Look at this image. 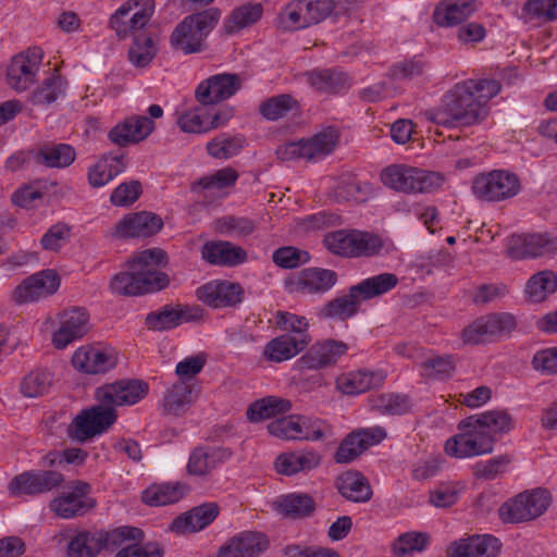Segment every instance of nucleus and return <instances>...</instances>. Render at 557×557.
Instances as JSON below:
<instances>
[{
    "mask_svg": "<svg viewBox=\"0 0 557 557\" xmlns=\"http://www.w3.org/2000/svg\"><path fill=\"white\" fill-rule=\"evenodd\" d=\"M338 137V132L329 126L305 139V160L315 161L329 156L336 147Z\"/></svg>",
    "mask_w": 557,
    "mask_h": 557,
    "instance_id": "nucleus-37",
    "label": "nucleus"
},
{
    "mask_svg": "<svg viewBox=\"0 0 557 557\" xmlns=\"http://www.w3.org/2000/svg\"><path fill=\"white\" fill-rule=\"evenodd\" d=\"M339 494L349 502L366 503L372 496L367 479L357 471H348L337 479Z\"/></svg>",
    "mask_w": 557,
    "mask_h": 557,
    "instance_id": "nucleus-34",
    "label": "nucleus"
},
{
    "mask_svg": "<svg viewBox=\"0 0 557 557\" xmlns=\"http://www.w3.org/2000/svg\"><path fill=\"white\" fill-rule=\"evenodd\" d=\"M207 107L200 104L191 110L183 112L177 124L180 128L185 133H207L208 132V119H207Z\"/></svg>",
    "mask_w": 557,
    "mask_h": 557,
    "instance_id": "nucleus-63",
    "label": "nucleus"
},
{
    "mask_svg": "<svg viewBox=\"0 0 557 557\" xmlns=\"http://www.w3.org/2000/svg\"><path fill=\"white\" fill-rule=\"evenodd\" d=\"M146 272H138L136 269L115 274L110 284L113 293L123 296H138L160 290L169 285L166 274H159L154 280L149 281Z\"/></svg>",
    "mask_w": 557,
    "mask_h": 557,
    "instance_id": "nucleus-14",
    "label": "nucleus"
},
{
    "mask_svg": "<svg viewBox=\"0 0 557 557\" xmlns=\"http://www.w3.org/2000/svg\"><path fill=\"white\" fill-rule=\"evenodd\" d=\"M557 252V236L548 233L518 234L508 239L507 255L521 260Z\"/></svg>",
    "mask_w": 557,
    "mask_h": 557,
    "instance_id": "nucleus-13",
    "label": "nucleus"
},
{
    "mask_svg": "<svg viewBox=\"0 0 557 557\" xmlns=\"http://www.w3.org/2000/svg\"><path fill=\"white\" fill-rule=\"evenodd\" d=\"M269 546L268 539L259 532L246 531L227 541L218 557H257Z\"/></svg>",
    "mask_w": 557,
    "mask_h": 557,
    "instance_id": "nucleus-24",
    "label": "nucleus"
},
{
    "mask_svg": "<svg viewBox=\"0 0 557 557\" xmlns=\"http://www.w3.org/2000/svg\"><path fill=\"white\" fill-rule=\"evenodd\" d=\"M262 5L260 3L246 4L233 11L224 24L225 32L233 34L244 27L256 23L262 15Z\"/></svg>",
    "mask_w": 557,
    "mask_h": 557,
    "instance_id": "nucleus-57",
    "label": "nucleus"
},
{
    "mask_svg": "<svg viewBox=\"0 0 557 557\" xmlns=\"http://www.w3.org/2000/svg\"><path fill=\"white\" fill-rule=\"evenodd\" d=\"M522 15L527 22L542 23L557 20V0H528L522 8Z\"/></svg>",
    "mask_w": 557,
    "mask_h": 557,
    "instance_id": "nucleus-58",
    "label": "nucleus"
},
{
    "mask_svg": "<svg viewBox=\"0 0 557 557\" xmlns=\"http://www.w3.org/2000/svg\"><path fill=\"white\" fill-rule=\"evenodd\" d=\"M202 258L211 264L234 267L246 260V251L230 242H209L201 248Z\"/></svg>",
    "mask_w": 557,
    "mask_h": 557,
    "instance_id": "nucleus-32",
    "label": "nucleus"
},
{
    "mask_svg": "<svg viewBox=\"0 0 557 557\" xmlns=\"http://www.w3.org/2000/svg\"><path fill=\"white\" fill-rule=\"evenodd\" d=\"M480 421L481 429L495 437L498 433H505L510 430L511 418L506 411L491 410L481 414H474Z\"/></svg>",
    "mask_w": 557,
    "mask_h": 557,
    "instance_id": "nucleus-62",
    "label": "nucleus"
},
{
    "mask_svg": "<svg viewBox=\"0 0 557 557\" xmlns=\"http://www.w3.org/2000/svg\"><path fill=\"white\" fill-rule=\"evenodd\" d=\"M348 351L342 341L326 339L313 344L300 358L304 368L319 370L332 366Z\"/></svg>",
    "mask_w": 557,
    "mask_h": 557,
    "instance_id": "nucleus-23",
    "label": "nucleus"
},
{
    "mask_svg": "<svg viewBox=\"0 0 557 557\" xmlns=\"http://www.w3.org/2000/svg\"><path fill=\"white\" fill-rule=\"evenodd\" d=\"M471 81L456 84L442 98L440 106L428 112V119L443 126H470L483 121L484 110L476 102Z\"/></svg>",
    "mask_w": 557,
    "mask_h": 557,
    "instance_id": "nucleus-1",
    "label": "nucleus"
},
{
    "mask_svg": "<svg viewBox=\"0 0 557 557\" xmlns=\"http://www.w3.org/2000/svg\"><path fill=\"white\" fill-rule=\"evenodd\" d=\"M52 383V374L45 369L30 371L21 382V393L25 397L36 398L45 395Z\"/></svg>",
    "mask_w": 557,
    "mask_h": 557,
    "instance_id": "nucleus-56",
    "label": "nucleus"
},
{
    "mask_svg": "<svg viewBox=\"0 0 557 557\" xmlns=\"http://www.w3.org/2000/svg\"><path fill=\"white\" fill-rule=\"evenodd\" d=\"M101 550L98 530L77 532L67 543V557H96Z\"/></svg>",
    "mask_w": 557,
    "mask_h": 557,
    "instance_id": "nucleus-44",
    "label": "nucleus"
},
{
    "mask_svg": "<svg viewBox=\"0 0 557 557\" xmlns=\"http://www.w3.org/2000/svg\"><path fill=\"white\" fill-rule=\"evenodd\" d=\"M191 386L186 381L173 384L163 397V408L166 413L172 416L185 413L191 404Z\"/></svg>",
    "mask_w": 557,
    "mask_h": 557,
    "instance_id": "nucleus-45",
    "label": "nucleus"
},
{
    "mask_svg": "<svg viewBox=\"0 0 557 557\" xmlns=\"http://www.w3.org/2000/svg\"><path fill=\"white\" fill-rule=\"evenodd\" d=\"M357 230H339L329 233L323 238L324 246L333 253L343 257H355L357 247Z\"/></svg>",
    "mask_w": 557,
    "mask_h": 557,
    "instance_id": "nucleus-50",
    "label": "nucleus"
},
{
    "mask_svg": "<svg viewBox=\"0 0 557 557\" xmlns=\"http://www.w3.org/2000/svg\"><path fill=\"white\" fill-rule=\"evenodd\" d=\"M297 106V101L287 94L278 95L260 104V113L269 121H276L285 116Z\"/></svg>",
    "mask_w": 557,
    "mask_h": 557,
    "instance_id": "nucleus-61",
    "label": "nucleus"
},
{
    "mask_svg": "<svg viewBox=\"0 0 557 557\" xmlns=\"http://www.w3.org/2000/svg\"><path fill=\"white\" fill-rule=\"evenodd\" d=\"M196 312H199L197 309ZM199 317L198 313L191 314L190 309H180L171 305H165L159 310L147 314L145 324L151 331L163 332L172 330L183 322H188Z\"/></svg>",
    "mask_w": 557,
    "mask_h": 557,
    "instance_id": "nucleus-31",
    "label": "nucleus"
},
{
    "mask_svg": "<svg viewBox=\"0 0 557 557\" xmlns=\"http://www.w3.org/2000/svg\"><path fill=\"white\" fill-rule=\"evenodd\" d=\"M90 330L89 313L85 308L74 307L59 315V327L52 335V344L63 349L74 341L84 337Z\"/></svg>",
    "mask_w": 557,
    "mask_h": 557,
    "instance_id": "nucleus-15",
    "label": "nucleus"
},
{
    "mask_svg": "<svg viewBox=\"0 0 557 557\" xmlns=\"http://www.w3.org/2000/svg\"><path fill=\"white\" fill-rule=\"evenodd\" d=\"M430 541L424 532H406L400 534L392 544V552L396 557H405L409 553L422 552Z\"/></svg>",
    "mask_w": 557,
    "mask_h": 557,
    "instance_id": "nucleus-60",
    "label": "nucleus"
},
{
    "mask_svg": "<svg viewBox=\"0 0 557 557\" xmlns=\"http://www.w3.org/2000/svg\"><path fill=\"white\" fill-rule=\"evenodd\" d=\"M550 496L545 490L524 492L503 504L498 509L505 523H519L542 516L548 508Z\"/></svg>",
    "mask_w": 557,
    "mask_h": 557,
    "instance_id": "nucleus-7",
    "label": "nucleus"
},
{
    "mask_svg": "<svg viewBox=\"0 0 557 557\" xmlns=\"http://www.w3.org/2000/svg\"><path fill=\"white\" fill-rule=\"evenodd\" d=\"M166 253L160 248L146 249L137 253L128 263L129 269H136L138 272H146L149 281L154 280L159 274H164L156 270L157 265L162 264Z\"/></svg>",
    "mask_w": 557,
    "mask_h": 557,
    "instance_id": "nucleus-54",
    "label": "nucleus"
},
{
    "mask_svg": "<svg viewBox=\"0 0 557 557\" xmlns=\"http://www.w3.org/2000/svg\"><path fill=\"white\" fill-rule=\"evenodd\" d=\"M321 462V455L313 449L282 453L275 459V470L280 474L294 475L308 472Z\"/></svg>",
    "mask_w": 557,
    "mask_h": 557,
    "instance_id": "nucleus-27",
    "label": "nucleus"
},
{
    "mask_svg": "<svg viewBox=\"0 0 557 557\" xmlns=\"http://www.w3.org/2000/svg\"><path fill=\"white\" fill-rule=\"evenodd\" d=\"M474 0H447L444 8H437L434 20L440 26H453L461 23L475 11Z\"/></svg>",
    "mask_w": 557,
    "mask_h": 557,
    "instance_id": "nucleus-39",
    "label": "nucleus"
},
{
    "mask_svg": "<svg viewBox=\"0 0 557 557\" xmlns=\"http://www.w3.org/2000/svg\"><path fill=\"white\" fill-rule=\"evenodd\" d=\"M233 456L227 447L199 446L195 448L187 463V471L191 475H207L218 466L226 462Z\"/></svg>",
    "mask_w": 557,
    "mask_h": 557,
    "instance_id": "nucleus-26",
    "label": "nucleus"
},
{
    "mask_svg": "<svg viewBox=\"0 0 557 557\" xmlns=\"http://www.w3.org/2000/svg\"><path fill=\"white\" fill-rule=\"evenodd\" d=\"M149 385L143 380L126 379L98 387L95 397L100 404L115 409L117 406H132L148 394Z\"/></svg>",
    "mask_w": 557,
    "mask_h": 557,
    "instance_id": "nucleus-12",
    "label": "nucleus"
},
{
    "mask_svg": "<svg viewBox=\"0 0 557 557\" xmlns=\"http://www.w3.org/2000/svg\"><path fill=\"white\" fill-rule=\"evenodd\" d=\"M116 363V355L111 348L84 346L78 348L72 357L73 367L89 374L107 372Z\"/></svg>",
    "mask_w": 557,
    "mask_h": 557,
    "instance_id": "nucleus-20",
    "label": "nucleus"
},
{
    "mask_svg": "<svg viewBox=\"0 0 557 557\" xmlns=\"http://www.w3.org/2000/svg\"><path fill=\"white\" fill-rule=\"evenodd\" d=\"M361 299L358 293L352 292V286L349 288L348 294L337 296L329 301L321 310V315L324 318L347 320L355 315L360 307Z\"/></svg>",
    "mask_w": 557,
    "mask_h": 557,
    "instance_id": "nucleus-42",
    "label": "nucleus"
},
{
    "mask_svg": "<svg viewBox=\"0 0 557 557\" xmlns=\"http://www.w3.org/2000/svg\"><path fill=\"white\" fill-rule=\"evenodd\" d=\"M221 17L216 8L186 16L173 30L171 44L184 53H195L202 50L203 41L215 27Z\"/></svg>",
    "mask_w": 557,
    "mask_h": 557,
    "instance_id": "nucleus-3",
    "label": "nucleus"
},
{
    "mask_svg": "<svg viewBox=\"0 0 557 557\" xmlns=\"http://www.w3.org/2000/svg\"><path fill=\"white\" fill-rule=\"evenodd\" d=\"M384 380L383 372L358 370L339 375L336 386L346 395H357L382 385Z\"/></svg>",
    "mask_w": 557,
    "mask_h": 557,
    "instance_id": "nucleus-33",
    "label": "nucleus"
},
{
    "mask_svg": "<svg viewBox=\"0 0 557 557\" xmlns=\"http://www.w3.org/2000/svg\"><path fill=\"white\" fill-rule=\"evenodd\" d=\"M420 368L423 376L433 380H443L450 376L455 369V363L450 356H436L422 361Z\"/></svg>",
    "mask_w": 557,
    "mask_h": 557,
    "instance_id": "nucleus-64",
    "label": "nucleus"
},
{
    "mask_svg": "<svg viewBox=\"0 0 557 557\" xmlns=\"http://www.w3.org/2000/svg\"><path fill=\"white\" fill-rule=\"evenodd\" d=\"M197 297L214 308L235 306L242 301L243 288L238 283L213 281L197 289Z\"/></svg>",
    "mask_w": 557,
    "mask_h": 557,
    "instance_id": "nucleus-22",
    "label": "nucleus"
},
{
    "mask_svg": "<svg viewBox=\"0 0 557 557\" xmlns=\"http://www.w3.org/2000/svg\"><path fill=\"white\" fill-rule=\"evenodd\" d=\"M157 46L150 36H135L128 49V60L135 67H146L157 54Z\"/></svg>",
    "mask_w": 557,
    "mask_h": 557,
    "instance_id": "nucleus-51",
    "label": "nucleus"
},
{
    "mask_svg": "<svg viewBox=\"0 0 557 557\" xmlns=\"http://www.w3.org/2000/svg\"><path fill=\"white\" fill-rule=\"evenodd\" d=\"M115 409L106 404H98L82 410L69 426V436L76 442L85 443L108 431L116 421Z\"/></svg>",
    "mask_w": 557,
    "mask_h": 557,
    "instance_id": "nucleus-6",
    "label": "nucleus"
},
{
    "mask_svg": "<svg viewBox=\"0 0 557 557\" xmlns=\"http://www.w3.org/2000/svg\"><path fill=\"white\" fill-rule=\"evenodd\" d=\"M76 157L74 148L63 143H45L33 153L34 162L51 169L70 166Z\"/></svg>",
    "mask_w": 557,
    "mask_h": 557,
    "instance_id": "nucleus-30",
    "label": "nucleus"
},
{
    "mask_svg": "<svg viewBox=\"0 0 557 557\" xmlns=\"http://www.w3.org/2000/svg\"><path fill=\"white\" fill-rule=\"evenodd\" d=\"M306 347L307 339L304 336L295 339L292 334H284L265 345L263 356L270 361L282 362L295 357Z\"/></svg>",
    "mask_w": 557,
    "mask_h": 557,
    "instance_id": "nucleus-35",
    "label": "nucleus"
},
{
    "mask_svg": "<svg viewBox=\"0 0 557 557\" xmlns=\"http://www.w3.org/2000/svg\"><path fill=\"white\" fill-rule=\"evenodd\" d=\"M60 285L58 274L52 270L41 271L24 280L13 292L16 302L23 304L47 297L57 292Z\"/></svg>",
    "mask_w": 557,
    "mask_h": 557,
    "instance_id": "nucleus-18",
    "label": "nucleus"
},
{
    "mask_svg": "<svg viewBox=\"0 0 557 557\" xmlns=\"http://www.w3.org/2000/svg\"><path fill=\"white\" fill-rule=\"evenodd\" d=\"M238 178V173L231 166L205 175L191 185V191L199 193L206 189H223L233 186Z\"/></svg>",
    "mask_w": 557,
    "mask_h": 557,
    "instance_id": "nucleus-53",
    "label": "nucleus"
},
{
    "mask_svg": "<svg viewBox=\"0 0 557 557\" xmlns=\"http://www.w3.org/2000/svg\"><path fill=\"white\" fill-rule=\"evenodd\" d=\"M500 542L492 535H475L455 543L449 557H496Z\"/></svg>",
    "mask_w": 557,
    "mask_h": 557,
    "instance_id": "nucleus-29",
    "label": "nucleus"
},
{
    "mask_svg": "<svg viewBox=\"0 0 557 557\" xmlns=\"http://www.w3.org/2000/svg\"><path fill=\"white\" fill-rule=\"evenodd\" d=\"M154 129V123L150 117L134 115L115 125L108 134L109 139L120 146L126 147L147 138Z\"/></svg>",
    "mask_w": 557,
    "mask_h": 557,
    "instance_id": "nucleus-21",
    "label": "nucleus"
},
{
    "mask_svg": "<svg viewBox=\"0 0 557 557\" xmlns=\"http://www.w3.org/2000/svg\"><path fill=\"white\" fill-rule=\"evenodd\" d=\"M276 504L280 513L294 519L309 517L315 509L313 498L305 493H290L281 496Z\"/></svg>",
    "mask_w": 557,
    "mask_h": 557,
    "instance_id": "nucleus-41",
    "label": "nucleus"
},
{
    "mask_svg": "<svg viewBox=\"0 0 557 557\" xmlns=\"http://www.w3.org/2000/svg\"><path fill=\"white\" fill-rule=\"evenodd\" d=\"M64 481V475L55 470H29L15 475L8 490L13 496H36L60 487Z\"/></svg>",
    "mask_w": 557,
    "mask_h": 557,
    "instance_id": "nucleus-11",
    "label": "nucleus"
},
{
    "mask_svg": "<svg viewBox=\"0 0 557 557\" xmlns=\"http://www.w3.org/2000/svg\"><path fill=\"white\" fill-rule=\"evenodd\" d=\"M95 504V499H81L73 494L63 493L50 502L49 508L62 519H73L85 515Z\"/></svg>",
    "mask_w": 557,
    "mask_h": 557,
    "instance_id": "nucleus-40",
    "label": "nucleus"
},
{
    "mask_svg": "<svg viewBox=\"0 0 557 557\" xmlns=\"http://www.w3.org/2000/svg\"><path fill=\"white\" fill-rule=\"evenodd\" d=\"M308 82L317 90L336 94L348 87L347 75L336 70H314L308 74Z\"/></svg>",
    "mask_w": 557,
    "mask_h": 557,
    "instance_id": "nucleus-46",
    "label": "nucleus"
},
{
    "mask_svg": "<svg viewBox=\"0 0 557 557\" xmlns=\"http://www.w3.org/2000/svg\"><path fill=\"white\" fill-rule=\"evenodd\" d=\"M64 91V82L60 75L52 74L29 96L34 106H47L54 102Z\"/></svg>",
    "mask_w": 557,
    "mask_h": 557,
    "instance_id": "nucleus-55",
    "label": "nucleus"
},
{
    "mask_svg": "<svg viewBox=\"0 0 557 557\" xmlns=\"http://www.w3.org/2000/svg\"><path fill=\"white\" fill-rule=\"evenodd\" d=\"M471 188L478 199L497 202L515 197L520 191V181L515 173L493 170L476 175Z\"/></svg>",
    "mask_w": 557,
    "mask_h": 557,
    "instance_id": "nucleus-5",
    "label": "nucleus"
},
{
    "mask_svg": "<svg viewBox=\"0 0 557 557\" xmlns=\"http://www.w3.org/2000/svg\"><path fill=\"white\" fill-rule=\"evenodd\" d=\"M242 78L237 74L222 73L202 81L195 91L196 100L202 106H211L231 98L239 90Z\"/></svg>",
    "mask_w": 557,
    "mask_h": 557,
    "instance_id": "nucleus-17",
    "label": "nucleus"
},
{
    "mask_svg": "<svg viewBox=\"0 0 557 557\" xmlns=\"http://www.w3.org/2000/svg\"><path fill=\"white\" fill-rule=\"evenodd\" d=\"M245 139L242 136L221 134L207 144L208 153L215 159H230L244 148Z\"/></svg>",
    "mask_w": 557,
    "mask_h": 557,
    "instance_id": "nucleus-52",
    "label": "nucleus"
},
{
    "mask_svg": "<svg viewBox=\"0 0 557 557\" xmlns=\"http://www.w3.org/2000/svg\"><path fill=\"white\" fill-rule=\"evenodd\" d=\"M163 226L160 215L140 211L125 215L115 226L114 235L119 238L149 237Z\"/></svg>",
    "mask_w": 557,
    "mask_h": 557,
    "instance_id": "nucleus-19",
    "label": "nucleus"
},
{
    "mask_svg": "<svg viewBox=\"0 0 557 557\" xmlns=\"http://www.w3.org/2000/svg\"><path fill=\"white\" fill-rule=\"evenodd\" d=\"M557 289V275L549 270L531 276L525 286V294L533 302H541Z\"/></svg>",
    "mask_w": 557,
    "mask_h": 557,
    "instance_id": "nucleus-49",
    "label": "nucleus"
},
{
    "mask_svg": "<svg viewBox=\"0 0 557 557\" xmlns=\"http://www.w3.org/2000/svg\"><path fill=\"white\" fill-rule=\"evenodd\" d=\"M371 410L381 414H404L411 408V401L406 395L401 394H380L369 400Z\"/></svg>",
    "mask_w": 557,
    "mask_h": 557,
    "instance_id": "nucleus-48",
    "label": "nucleus"
},
{
    "mask_svg": "<svg viewBox=\"0 0 557 557\" xmlns=\"http://www.w3.org/2000/svg\"><path fill=\"white\" fill-rule=\"evenodd\" d=\"M298 441H320L332 435V426L318 418L297 416Z\"/></svg>",
    "mask_w": 557,
    "mask_h": 557,
    "instance_id": "nucleus-59",
    "label": "nucleus"
},
{
    "mask_svg": "<svg viewBox=\"0 0 557 557\" xmlns=\"http://www.w3.org/2000/svg\"><path fill=\"white\" fill-rule=\"evenodd\" d=\"M333 10V0H294L286 5L280 18L285 29L296 30L320 23Z\"/></svg>",
    "mask_w": 557,
    "mask_h": 557,
    "instance_id": "nucleus-8",
    "label": "nucleus"
},
{
    "mask_svg": "<svg viewBox=\"0 0 557 557\" xmlns=\"http://www.w3.org/2000/svg\"><path fill=\"white\" fill-rule=\"evenodd\" d=\"M381 180L391 189L406 194L433 193L444 184V176L441 173L406 164L385 168L381 173Z\"/></svg>",
    "mask_w": 557,
    "mask_h": 557,
    "instance_id": "nucleus-2",
    "label": "nucleus"
},
{
    "mask_svg": "<svg viewBox=\"0 0 557 557\" xmlns=\"http://www.w3.org/2000/svg\"><path fill=\"white\" fill-rule=\"evenodd\" d=\"M337 282V274L333 270L322 268H308L299 272L292 283L294 292L312 295L330 290Z\"/></svg>",
    "mask_w": 557,
    "mask_h": 557,
    "instance_id": "nucleus-25",
    "label": "nucleus"
},
{
    "mask_svg": "<svg viewBox=\"0 0 557 557\" xmlns=\"http://www.w3.org/2000/svg\"><path fill=\"white\" fill-rule=\"evenodd\" d=\"M42 54L40 48H34L25 54L15 55L8 67V85L18 92L33 85L41 64Z\"/></svg>",
    "mask_w": 557,
    "mask_h": 557,
    "instance_id": "nucleus-16",
    "label": "nucleus"
},
{
    "mask_svg": "<svg viewBox=\"0 0 557 557\" xmlns=\"http://www.w3.org/2000/svg\"><path fill=\"white\" fill-rule=\"evenodd\" d=\"M290 409L292 404L289 400L275 396H268L252 403L248 407L246 414L249 421L258 422L270 419L278 413H285Z\"/></svg>",
    "mask_w": 557,
    "mask_h": 557,
    "instance_id": "nucleus-43",
    "label": "nucleus"
},
{
    "mask_svg": "<svg viewBox=\"0 0 557 557\" xmlns=\"http://www.w3.org/2000/svg\"><path fill=\"white\" fill-rule=\"evenodd\" d=\"M153 12V0H127L111 15L109 25L123 39L143 29Z\"/></svg>",
    "mask_w": 557,
    "mask_h": 557,
    "instance_id": "nucleus-9",
    "label": "nucleus"
},
{
    "mask_svg": "<svg viewBox=\"0 0 557 557\" xmlns=\"http://www.w3.org/2000/svg\"><path fill=\"white\" fill-rule=\"evenodd\" d=\"M517 326L516 318L508 312L492 313L473 321L462 331L467 344L492 342L496 337L511 333Z\"/></svg>",
    "mask_w": 557,
    "mask_h": 557,
    "instance_id": "nucleus-10",
    "label": "nucleus"
},
{
    "mask_svg": "<svg viewBox=\"0 0 557 557\" xmlns=\"http://www.w3.org/2000/svg\"><path fill=\"white\" fill-rule=\"evenodd\" d=\"M219 508L214 503H206L175 518L171 530L178 533H193L209 525L218 516Z\"/></svg>",
    "mask_w": 557,
    "mask_h": 557,
    "instance_id": "nucleus-28",
    "label": "nucleus"
},
{
    "mask_svg": "<svg viewBox=\"0 0 557 557\" xmlns=\"http://www.w3.org/2000/svg\"><path fill=\"white\" fill-rule=\"evenodd\" d=\"M187 492L182 483L152 484L141 495V499L149 506H165L178 502Z\"/></svg>",
    "mask_w": 557,
    "mask_h": 557,
    "instance_id": "nucleus-36",
    "label": "nucleus"
},
{
    "mask_svg": "<svg viewBox=\"0 0 557 557\" xmlns=\"http://www.w3.org/2000/svg\"><path fill=\"white\" fill-rule=\"evenodd\" d=\"M398 283L399 280L396 274L385 272L368 277L357 285H354L352 292L358 293L361 300H368L388 293L394 289Z\"/></svg>",
    "mask_w": 557,
    "mask_h": 557,
    "instance_id": "nucleus-38",
    "label": "nucleus"
},
{
    "mask_svg": "<svg viewBox=\"0 0 557 557\" xmlns=\"http://www.w3.org/2000/svg\"><path fill=\"white\" fill-rule=\"evenodd\" d=\"M102 549H117L126 546L129 542H141L144 533L135 527H121L112 531L98 530Z\"/></svg>",
    "mask_w": 557,
    "mask_h": 557,
    "instance_id": "nucleus-47",
    "label": "nucleus"
},
{
    "mask_svg": "<svg viewBox=\"0 0 557 557\" xmlns=\"http://www.w3.org/2000/svg\"><path fill=\"white\" fill-rule=\"evenodd\" d=\"M479 421L475 416H470L459 423L461 433L447 440L445 444V451L449 456L467 458L493 451L495 437L486 434L478 424Z\"/></svg>",
    "mask_w": 557,
    "mask_h": 557,
    "instance_id": "nucleus-4",
    "label": "nucleus"
}]
</instances>
